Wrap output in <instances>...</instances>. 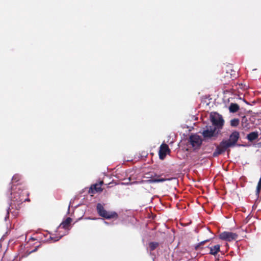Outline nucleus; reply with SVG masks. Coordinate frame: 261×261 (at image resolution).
<instances>
[{"label":"nucleus","instance_id":"f8f14e48","mask_svg":"<svg viewBox=\"0 0 261 261\" xmlns=\"http://www.w3.org/2000/svg\"><path fill=\"white\" fill-rule=\"evenodd\" d=\"M72 219L70 218H67L65 221L62 222L59 226V228L62 227L64 229H67Z\"/></svg>","mask_w":261,"mask_h":261},{"label":"nucleus","instance_id":"9b49d317","mask_svg":"<svg viewBox=\"0 0 261 261\" xmlns=\"http://www.w3.org/2000/svg\"><path fill=\"white\" fill-rule=\"evenodd\" d=\"M258 137V133L256 132H253L248 134L247 138L249 141H253V140L256 139Z\"/></svg>","mask_w":261,"mask_h":261},{"label":"nucleus","instance_id":"aec40b11","mask_svg":"<svg viewBox=\"0 0 261 261\" xmlns=\"http://www.w3.org/2000/svg\"><path fill=\"white\" fill-rule=\"evenodd\" d=\"M63 236H64V234H61L59 236H56L54 237H50V239L53 240L54 242H56V241H59L60 239H61L62 238V237H63Z\"/></svg>","mask_w":261,"mask_h":261},{"label":"nucleus","instance_id":"ddd939ff","mask_svg":"<svg viewBox=\"0 0 261 261\" xmlns=\"http://www.w3.org/2000/svg\"><path fill=\"white\" fill-rule=\"evenodd\" d=\"M102 184V182H100V185L95 184L93 185L91 188L90 190L92 193H94V191L96 192H101L102 191V189L101 188V185Z\"/></svg>","mask_w":261,"mask_h":261},{"label":"nucleus","instance_id":"6e6552de","mask_svg":"<svg viewBox=\"0 0 261 261\" xmlns=\"http://www.w3.org/2000/svg\"><path fill=\"white\" fill-rule=\"evenodd\" d=\"M229 148L226 144L222 141L219 145H218L215 151L213 153V156H217L219 154L222 153L224 151H226V150Z\"/></svg>","mask_w":261,"mask_h":261},{"label":"nucleus","instance_id":"dca6fc26","mask_svg":"<svg viewBox=\"0 0 261 261\" xmlns=\"http://www.w3.org/2000/svg\"><path fill=\"white\" fill-rule=\"evenodd\" d=\"M240 121L239 119L234 118L230 121V125L232 126H237L239 124Z\"/></svg>","mask_w":261,"mask_h":261},{"label":"nucleus","instance_id":"39448f33","mask_svg":"<svg viewBox=\"0 0 261 261\" xmlns=\"http://www.w3.org/2000/svg\"><path fill=\"white\" fill-rule=\"evenodd\" d=\"M189 142L194 149H197L200 147L202 140L200 136L197 134H193L190 136Z\"/></svg>","mask_w":261,"mask_h":261},{"label":"nucleus","instance_id":"0eeeda50","mask_svg":"<svg viewBox=\"0 0 261 261\" xmlns=\"http://www.w3.org/2000/svg\"><path fill=\"white\" fill-rule=\"evenodd\" d=\"M238 238V234L236 233L229 231H224L219 235V238L222 240L230 242L235 240Z\"/></svg>","mask_w":261,"mask_h":261},{"label":"nucleus","instance_id":"5701e85b","mask_svg":"<svg viewBox=\"0 0 261 261\" xmlns=\"http://www.w3.org/2000/svg\"><path fill=\"white\" fill-rule=\"evenodd\" d=\"M208 241V240H204V241H203L200 242V243H199L197 245H196L195 246V249H199V247H200L201 245H202L204 244V243L205 242H207Z\"/></svg>","mask_w":261,"mask_h":261},{"label":"nucleus","instance_id":"20e7f679","mask_svg":"<svg viewBox=\"0 0 261 261\" xmlns=\"http://www.w3.org/2000/svg\"><path fill=\"white\" fill-rule=\"evenodd\" d=\"M219 133V130H216L212 126H206L202 132V136L205 139L217 137Z\"/></svg>","mask_w":261,"mask_h":261},{"label":"nucleus","instance_id":"4be33fe9","mask_svg":"<svg viewBox=\"0 0 261 261\" xmlns=\"http://www.w3.org/2000/svg\"><path fill=\"white\" fill-rule=\"evenodd\" d=\"M208 241V240H204V241H203L200 242V243H199L197 245H196L195 246V249H199V247H200L201 245H202L204 244V243L205 242H207Z\"/></svg>","mask_w":261,"mask_h":261},{"label":"nucleus","instance_id":"7ed1b4c3","mask_svg":"<svg viewBox=\"0 0 261 261\" xmlns=\"http://www.w3.org/2000/svg\"><path fill=\"white\" fill-rule=\"evenodd\" d=\"M96 207L98 214L102 217L106 219L117 218L118 217V215L116 212L107 211L100 203H98Z\"/></svg>","mask_w":261,"mask_h":261},{"label":"nucleus","instance_id":"1a4fd4ad","mask_svg":"<svg viewBox=\"0 0 261 261\" xmlns=\"http://www.w3.org/2000/svg\"><path fill=\"white\" fill-rule=\"evenodd\" d=\"M173 178H154V179H150L148 180H142L140 181H136L135 183L137 184H151V183H155V182H164L167 180H171Z\"/></svg>","mask_w":261,"mask_h":261},{"label":"nucleus","instance_id":"412c9836","mask_svg":"<svg viewBox=\"0 0 261 261\" xmlns=\"http://www.w3.org/2000/svg\"><path fill=\"white\" fill-rule=\"evenodd\" d=\"M13 208V204L12 203L10 205V207H9L8 210H7V216H6L5 217V220H7V218H8V216H9V212H11V210Z\"/></svg>","mask_w":261,"mask_h":261},{"label":"nucleus","instance_id":"f3484780","mask_svg":"<svg viewBox=\"0 0 261 261\" xmlns=\"http://www.w3.org/2000/svg\"><path fill=\"white\" fill-rule=\"evenodd\" d=\"M159 244L156 242H151L149 244V247L150 251L154 250L158 246Z\"/></svg>","mask_w":261,"mask_h":261},{"label":"nucleus","instance_id":"423d86ee","mask_svg":"<svg viewBox=\"0 0 261 261\" xmlns=\"http://www.w3.org/2000/svg\"><path fill=\"white\" fill-rule=\"evenodd\" d=\"M239 138V133L234 131L231 133L229 138L227 140H223L228 147L233 146L236 145Z\"/></svg>","mask_w":261,"mask_h":261},{"label":"nucleus","instance_id":"9d476101","mask_svg":"<svg viewBox=\"0 0 261 261\" xmlns=\"http://www.w3.org/2000/svg\"><path fill=\"white\" fill-rule=\"evenodd\" d=\"M170 151L168 146L166 144H162L160 147L159 150V156L160 158L162 160L164 159L166 156V154L169 153Z\"/></svg>","mask_w":261,"mask_h":261},{"label":"nucleus","instance_id":"6ab92c4d","mask_svg":"<svg viewBox=\"0 0 261 261\" xmlns=\"http://www.w3.org/2000/svg\"><path fill=\"white\" fill-rule=\"evenodd\" d=\"M260 189H261V178H260V179L258 182L257 187H256V193L257 195L259 194Z\"/></svg>","mask_w":261,"mask_h":261},{"label":"nucleus","instance_id":"4468645a","mask_svg":"<svg viewBox=\"0 0 261 261\" xmlns=\"http://www.w3.org/2000/svg\"><path fill=\"white\" fill-rule=\"evenodd\" d=\"M220 245H216L213 247H210V253L212 255H216L218 252L220 251Z\"/></svg>","mask_w":261,"mask_h":261},{"label":"nucleus","instance_id":"b1692460","mask_svg":"<svg viewBox=\"0 0 261 261\" xmlns=\"http://www.w3.org/2000/svg\"><path fill=\"white\" fill-rule=\"evenodd\" d=\"M103 222H104L106 224H108V222H106V221H103Z\"/></svg>","mask_w":261,"mask_h":261},{"label":"nucleus","instance_id":"f257e3e1","mask_svg":"<svg viewBox=\"0 0 261 261\" xmlns=\"http://www.w3.org/2000/svg\"><path fill=\"white\" fill-rule=\"evenodd\" d=\"M11 195H12V201L13 202H17V206L15 205L16 209H17L18 206L23 202L29 201L28 198H25L24 197V196L28 195V193L27 192H22V191L21 190L20 187H16L14 188V186L12 187L11 188Z\"/></svg>","mask_w":261,"mask_h":261},{"label":"nucleus","instance_id":"f03ea898","mask_svg":"<svg viewBox=\"0 0 261 261\" xmlns=\"http://www.w3.org/2000/svg\"><path fill=\"white\" fill-rule=\"evenodd\" d=\"M211 122H212L213 128L220 132L224 125V121L222 116L219 114L214 112L212 113L210 116Z\"/></svg>","mask_w":261,"mask_h":261},{"label":"nucleus","instance_id":"a211bd4d","mask_svg":"<svg viewBox=\"0 0 261 261\" xmlns=\"http://www.w3.org/2000/svg\"><path fill=\"white\" fill-rule=\"evenodd\" d=\"M20 178V175L19 174H15L12 177V181L13 182H16L19 181Z\"/></svg>","mask_w":261,"mask_h":261},{"label":"nucleus","instance_id":"2eb2a0df","mask_svg":"<svg viewBox=\"0 0 261 261\" xmlns=\"http://www.w3.org/2000/svg\"><path fill=\"white\" fill-rule=\"evenodd\" d=\"M239 109V106L236 103H231L229 107V111L231 113H235Z\"/></svg>","mask_w":261,"mask_h":261}]
</instances>
